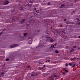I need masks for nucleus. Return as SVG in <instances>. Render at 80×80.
<instances>
[{
	"label": "nucleus",
	"mask_w": 80,
	"mask_h": 80,
	"mask_svg": "<svg viewBox=\"0 0 80 80\" xmlns=\"http://www.w3.org/2000/svg\"><path fill=\"white\" fill-rule=\"evenodd\" d=\"M73 62H72V63H69V65H70V66H71L72 67H74L75 66V64H73V65H73Z\"/></svg>",
	"instance_id": "nucleus-1"
},
{
	"label": "nucleus",
	"mask_w": 80,
	"mask_h": 80,
	"mask_svg": "<svg viewBox=\"0 0 80 80\" xmlns=\"http://www.w3.org/2000/svg\"><path fill=\"white\" fill-rule=\"evenodd\" d=\"M18 46V45L17 44H14L12 46H11V48H15V47H17Z\"/></svg>",
	"instance_id": "nucleus-2"
},
{
	"label": "nucleus",
	"mask_w": 80,
	"mask_h": 80,
	"mask_svg": "<svg viewBox=\"0 0 80 80\" xmlns=\"http://www.w3.org/2000/svg\"><path fill=\"white\" fill-rule=\"evenodd\" d=\"M9 3V2H8V1H6L5 3H4V5H8V3Z\"/></svg>",
	"instance_id": "nucleus-3"
},
{
	"label": "nucleus",
	"mask_w": 80,
	"mask_h": 80,
	"mask_svg": "<svg viewBox=\"0 0 80 80\" xmlns=\"http://www.w3.org/2000/svg\"><path fill=\"white\" fill-rule=\"evenodd\" d=\"M54 48V45L53 44H52L51 45V46L50 48V49H51V48Z\"/></svg>",
	"instance_id": "nucleus-4"
},
{
	"label": "nucleus",
	"mask_w": 80,
	"mask_h": 80,
	"mask_svg": "<svg viewBox=\"0 0 80 80\" xmlns=\"http://www.w3.org/2000/svg\"><path fill=\"white\" fill-rule=\"evenodd\" d=\"M0 74H1L0 77H3V75H4V73L2 72V73H1Z\"/></svg>",
	"instance_id": "nucleus-5"
},
{
	"label": "nucleus",
	"mask_w": 80,
	"mask_h": 80,
	"mask_svg": "<svg viewBox=\"0 0 80 80\" xmlns=\"http://www.w3.org/2000/svg\"><path fill=\"white\" fill-rule=\"evenodd\" d=\"M64 7H65V5L62 4V5H61V8H63Z\"/></svg>",
	"instance_id": "nucleus-6"
},
{
	"label": "nucleus",
	"mask_w": 80,
	"mask_h": 80,
	"mask_svg": "<svg viewBox=\"0 0 80 80\" xmlns=\"http://www.w3.org/2000/svg\"><path fill=\"white\" fill-rule=\"evenodd\" d=\"M53 42V39H51L50 41V42Z\"/></svg>",
	"instance_id": "nucleus-7"
},
{
	"label": "nucleus",
	"mask_w": 80,
	"mask_h": 80,
	"mask_svg": "<svg viewBox=\"0 0 80 80\" xmlns=\"http://www.w3.org/2000/svg\"><path fill=\"white\" fill-rule=\"evenodd\" d=\"M65 72H66V73H67L68 72V71L67 70H65Z\"/></svg>",
	"instance_id": "nucleus-8"
},
{
	"label": "nucleus",
	"mask_w": 80,
	"mask_h": 80,
	"mask_svg": "<svg viewBox=\"0 0 80 80\" xmlns=\"http://www.w3.org/2000/svg\"><path fill=\"white\" fill-rule=\"evenodd\" d=\"M28 68H29V70H30L31 69V68H30V66H28Z\"/></svg>",
	"instance_id": "nucleus-9"
},
{
	"label": "nucleus",
	"mask_w": 80,
	"mask_h": 80,
	"mask_svg": "<svg viewBox=\"0 0 80 80\" xmlns=\"http://www.w3.org/2000/svg\"><path fill=\"white\" fill-rule=\"evenodd\" d=\"M26 35H27V33H24L23 34V35H24V36H26Z\"/></svg>",
	"instance_id": "nucleus-10"
},
{
	"label": "nucleus",
	"mask_w": 80,
	"mask_h": 80,
	"mask_svg": "<svg viewBox=\"0 0 80 80\" xmlns=\"http://www.w3.org/2000/svg\"><path fill=\"white\" fill-rule=\"evenodd\" d=\"M55 52L56 53H58V52L57 50L55 51Z\"/></svg>",
	"instance_id": "nucleus-11"
},
{
	"label": "nucleus",
	"mask_w": 80,
	"mask_h": 80,
	"mask_svg": "<svg viewBox=\"0 0 80 80\" xmlns=\"http://www.w3.org/2000/svg\"><path fill=\"white\" fill-rule=\"evenodd\" d=\"M25 19H23L21 21V22H25Z\"/></svg>",
	"instance_id": "nucleus-12"
},
{
	"label": "nucleus",
	"mask_w": 80,
	"mask_h": 80,
	"mask_svg": "<svg viewBox=\"0 0 80 80\" xmlns=\"http://www.w3.org/2000/svg\"><path fill=\"white\" fill-rule=\"evenodd\" d=\"M77 58H72V60H75V59H76Z\"/></svg>",
	"instance_id": "nucleus-13"
},
{
	"label": "nucleus",
	"mask_w": 80,
	"mask_h": 80,
	"mask_svg": "<svg viewBox=\"0 0 80 80\" xmlns=\"http://www.w3.org/2000/svg\"><path fill=\"white\" fill-rule=\"evenodd\" d=\"M9 60V58H7L6 59V61H8Z\"/></svg>",
	"instance_id": "nucleus-14"
},
{
	"label": "nucleus",
	"mask_w": 80,
	"mask_h": 80,
	"mask_svg": "<svg viewBox=\"0 0 80 80\" xmlns=\"http://www.w3.org/2000/svg\"><path fill=\"white\" fill-rule=\"evenodd\" d=\"M72 51H73V49H72V50H70V52H72Z\"/></svg>",
	"instance_id": "nucleus-15"
},
{
	"label": "nucleus",
	"mask_w": 80,
	"mask_h": 80,
	"mask_svg": "<svg viewBox=\"0 0 80 80\" xmlns=\"http://www.w3.org/2000/svg\"><path fill=\"white\" fill-rule=\"evenodd\" d=\"M48 62H50V60H48Z\"/></svg>",
	"instance_id": "nucleus-16"
},
{
	"label": "nucleus",
	"mask_w": 80,
	"mask_h": 80,
	"mask_svg": "<svg viewBox=\"0 0 80 80\" xmlns=\"http://www.w3.org/2000/svg\"><path fill=\"white\" fill-rule=\"evenodd\" d=\"M35 15H34V16H33V15L32 17H35Z\"/></svg>",
	"instance_id": "nucleus-17"
},
{
	"label": "nucleus",
	"mask_w": 80,
	"mask_h": 80,
	"mask_svg": "<svg viewBox=\"0 0 80 80\" xmlns=\"http://www.w3.org/2000/svg\"><path fill=\"white\" fill-rule=\"evenodd\" d=\"M48 5H50V3L49 2H48Z\"/></svg>",
	"instance_id": "nucleus-18"
},
{
	"label": "nucleus",
	"mask_w": 80,
	"mask_h": 80,
	"mask_svg": "<svg viewBox=\"0 0 80 80\" xmlns=\"http://www.w3.org/2000/svg\"><path fill=\"white\" fill-rule=\"evenodd\" d=\"M73 48H76V46H74L73 47Z\"/></svg>",
	"instance_id": "nucleus-19"
},
{
	"label": "nucleus",
	"mask_w": 80,
	"mask_h": 80,
	"mask_svg": "<svg viewBox=\"0 0 80 80\" xmlns=\"http://www.w3.org/2000/svg\"><path fill=\"white\" fill-rule=\"evenodd\" d=\"M66 66H68V64H66Z\"/></svg>",
	"instance_id": "nucleus-20"
},
{
	"label": "nucleus",
	"mask_w": 80,
	"mask_h": 80,
	"mask_svg": "<svg viewBox=\"0 0 80 80\" xmlns=\"http://www.w3.org/2000/svg\"><path fill=\"white\" fill-rule=\"evenodd\" d=\"M66 20H67V19H64V21H66Z\"/></svg>",
	"instance_id": "nucleus-21"
},
{
	"label": "nucleus",
	"mask_w": 80,
	"mask_h": 80,
	"mask_svg": "<svg viewBox=\"0 0 80 80\" xmlns=\"http://www.w3.org/2000/svg\"><path fill=\"white\" fill-rule=\"evenodd\" d=\"M78 38H80V36H79L78 37Z\"/></svg>",
	"instance_id": "nucleus-22"
},
{
	"label": "nucleus",
	"mask_w": 80,
	"mask_h": 80,
	"mask_svg": "<svg viewBox=\"0 0 80 80\" xmlns=\"http://www.w3.org/2000/svg\"><path fill=\"white\" fill-rule=\"evenodd\" d=\"M44 67H45V65H44Z\"/></svg>",
	"instance_id": "nucleus-23"
},
{
	"label": "nucleus",
	"mask_w": 80,
	"mask_h": 80,
	"mask_svg": "<svg viewBox=\"0 0 80 80\" xmlns=\"http://www.w3.org/2000/svg\"><path fill=\"white\" fill-rule=\"evenodd\" d=\"M60 27H62V25H60Z\"/></svg>",
	"instance_id": "nucleus-24"
},
{
	"label": "nucleus",
	"mask_w": 80,
	"mask_h": 80,
	"mask_svg": "<svg viewBox=\"0 0 80 80\" xmlns=\"http://www.w3.org/2000/svg\"><path fill=\"white\" fill-rule=\"evenodd\" d=\"M78 24L80 25V22H79Z\"/></svg>",
	"instance_id": "nucleus-25"
},
{
	"label": "nucleus",
	"mask_w": 80,
	"mask_h": 80,
	"mask_svg": "<svg viewBox=\"0 0 80 80\" xmlns=\"http://www.w3.org/2000/svg\"><path fill=\"white\" fill-rule=\"evenodd\" d=\"M34 10H36V8H34Z\"/></svg>",
	"instance_id": "nucleus-26"
},
{
	"label": "nucleus",
	"mask_w": 80,
	"mask_h": 80,
	"mask_svg": "<svg viewBox=\"0 0 80 80\" xmlns=\"http://www.w3.org/2000/svg\"><path fill=\"white\" fill-rule=\"evenodd\" d=\"M35 75V74H33V76H34Z\"/></svg>",
	"instance_id": "nucleus-27"
},
{
	"label": "nucleus",
	"mask_w": 80,
	"mask_h": 80,
	"mask_svg": "<svg viewBox=\"0 0 80 80\" xmlns=\"http://www.w3.org/2000/svg\"><path fill=\"white\" fill-rule=\"evenodd\" d=\"M34 73V72H33V73Z\"/></svg>",
	"instance_id": "nucleus-28"
},
{
	"label": "nucleus",
	"mask_w": 80,
	"mask_h": 80,
	"mask_svg": "<svg viewBox=\"0 0 80 80\" xmlns=\"http://www.w3.org/2000/svg\"><path fill=\"white\" fill-rule=\"evenodd\" d=\"M32 75V76H33V75Z\"/></svg>",
	"instance_id": "nucleus-29"
},
{
	"label": "nucleus",
	"mask_w": 80,
	"mask_h": 80,
	"mask_svg": "<svg viewBox=\"0 0 80 80\" xmlns=\"http://www.w3.org/2000/svg\"><path fill=\"white\" fill-rule=\"evenodd\" d=\"M36 12H37V11H36Z\"/></svg>",
	"instance_id": "nucleus-30"
}]
</instances>
